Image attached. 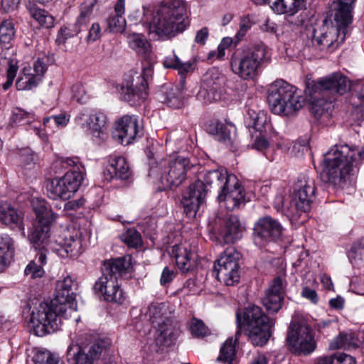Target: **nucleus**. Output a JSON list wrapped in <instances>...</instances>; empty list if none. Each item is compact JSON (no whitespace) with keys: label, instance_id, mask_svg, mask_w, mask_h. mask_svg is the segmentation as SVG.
<instances>
[{"label":"nucleus","instance_id":"nucleus-1","mask_svg":"<svg viewBox=\"0 0 364 364\" xmlns=\"http://www.w3.org/2000/svg\"><path fill=\"white\" fill-rule=\"evenodd\" d=\"M73 279L68 276L57 284V294L55 298L48 302L39 304L36 311L31 314L30 322L35 334L43 336L59 329L61 318H68L76 314L73 306Z\"/></svg>","mask_w":364,"mask_h":364},{"label":"nucleus","instance_id":"nucleus-2","mask_svg":"<svg viewBox=\"0 0 364 364\" xmlns=\"http://www.w3.org/2000/svg\"><path fill=\"white\" fill-rule=\"evenodd\" d=\"M189 24L185 0H164L154 11L148 31L159 39H170L183 33Z\"/></svg>","mask_w":364,"mask_h":364},{"label":"nucleus","instance_id":"nucleus-3","mask_svg":"<svg viewBox=\"0 0 364 364\" xmlns=\"http://www.w3.org/2000/svg\"><path fill=\"white\" fill-rule=\"evenodd\" d=\"M356 0H336L334 9L335 25H323L313 29L312 46L322 52H333L343 43L352 23L353 11Z\"/></svg>","mask_w":364,"mask_h":364},{"label":"nucleus","instance_id":"nucleus-4","mask_svg":"<svg viewBox=\"0 0 364 364\" xmlns=\"http://www.w3.org/2000/svg\"><path fill=\"white\" fill-rule=\"evenodd\" d=\"M131 257H123L105 261L102 267V276L95 282V291L100 299L109 302L122 304L125 294L118 278L130 272Z\"/></svg>","mask_w":364,"mask_h":364},{"label":"nucleus","instance_id":"nucleus-5","mask_svg":"<svg viewBox=\"0 0 364 364\" xmlns=\"http://www.w3.org/2000/svg\"><path fill=\"white\" fill-rule=\"evenodd\" d=\"M355 151L347 144L336 145L324 154L326 181L343 188L355 174L353 161Z\"/></svg>","mask_w":364,"mask_h":364},{"label":"nucleus","instance_id":"nucleus-6","mask_svg":"<svg viewBox=\"0 0 364 364\" xmlns=\"http://www.w3.org/2000/svg\"><path fill=\"white\" fill-rule=\"evenodd\" d=\"M148 176L159 182L164 188L179 186L186 179L190 168L188 159L178 156L168 159H152L149 163Z\"/></svg>","mask_w":364,"mask_h":364},{"label":"nucleus","instance_id":"nucleus-7","mask_svg":"<svg viewBox=\"0 0 364 364\" xmlns=\"http://www.w3.org/2000/svg\"><path fill=\"white\" fill-rule=\"evenodd\" d=\"M348 85L347 77L339 72L321 77L316 81L308 82L306 92L310 96L311 111L315 117H321L324 112L323 106L328 105L327 101L321 98L324 92L342 95L348 90Z\"/></svg>","mask_w":364,"mask_h":364},{"label":"nucleus","instance_id":"nucleus-8","mask_svg":"<svg viewBox=\"0 0 364 364\" xmlns=\"http://www.w3.org/2000/svg\"><path fill=\"white\" fill-rule=\"evenodd\" d=\"M267 102L272 112L283 116H293L304 105V98L296 94V88L283 80L269 85Z\"/></svg>","mask_w":364,"mask_h":364},{"label":"nucleus","instance_id":"nucleus-9","mask_svg":"<svg viewBox=\"0 0 364 364\" xmlns=\"http://www.w3.org/2000/svg\"><path fill=\"white\" fill-rule=\"evenodd\" d=\"M237 321L242 325L249 341L254 346H264L271 336V328L274 322L255 305H250L243 311L242 322L239 312L236 314Z\"/></svg>","mask_w":364,"mask_h":364},{"label":"nucleus","instance_id":"nucleus-10","mask_svg":"<svg viewBox=\"0 0 364 364\" xmlns=\"http://www.w3.org/2000/svg\"><path fill=\"white\" fill-rule=\"evenodd\" d=\"M266 54V48L261 45L238 48L231 56V70L243 80H252L258 75L259 68L267 61Z\"/></svg>","mask_w":364,"mask_h":364},{"label":"nucleus","instance_id":"nucleus-11","mask_svg":"<svg viewBox=\"0 0 364 364\" xmlns=\"http://www.w3.org/2000/svg\"><path fill=\"white\" fill-rule=\"evenodd\" d=\"M316 187L314 181L300 176L294 186V193L290 202L289 212L291 217L297 220L302 213H307L315 198Z\"/></svg>","mask_w":364,"mask_h":364},{"label":"nucleus","instance_id":"nucleus-12","mask_svg":"<svg viewBox=\"0 0 364 364\" xmlns=\"http://www.w3.org/2000/svg\"><path fill=\"white\" fill-rule=\"evenodd\" d=\"M240 253L230 247L220 255L214 264L217 279L226 286H234L239 283L240 274Z\"/></svg>","mask_w":364,"mask_h":364},{"label":"nucleus","instance_id":"nucleus-13","mask_svg":"<svg viewBox=\"0 0 364 364\" xmlns=\"http://www.w3.org/2000/svg\"><path fill=\"white\" fill-rule=\"evenodd\" d=\"M83 180L82 173L75 169L66 172L60 178H55L46 184L48 196L53 200H68L77 191Z\"/></svg>","mask_w":364,"mask_h":364},{"label":"nucleus","instance_id":"nucleus-14","mask_svg":"<svg viewBox=\"0 0 364 364\" xmlns=\"http://www.w3.org/2000/svg\"><path fill=\"white\" fill-rule=\"evenodd\" d=\"M287 342L291 350L298 355H308L316 346L312 329L304 322L292 321L289 327Z\"/></svg>","mask_w":364,"mask_h":364},{"label":"nucleus","instance_id":"nucleus-15","mask_svg":"<svg viewBox=\"0 0 364 364\" xmlns=\"http://www.w3.org/2000/svg\"><path fill=\"white\" fill-rule=\"evenodd\" d=\"M144 134L143 127L136 115L126 114L114 122L113 138L119 144L127 146L133 143Z\"/></svg>","mask_w":364,"mask_h":364},{"label":"nucleus","instance_id":"nucleus-16","mask_svg":"<svg viewBox=\"0 0 364 364\" xmlns=\"http://www.w3.org/2000/svg\"><path fill=\"white\" fill-rule=\"evenodd\" d=\"M283 232V227L279 221L266 215L258 219L253 228V240L259 247L270 242H276Z\"/></svg>","mask_w":364,"mask_h":364},{"label":"nucleus","instance_id":"nucleus-17","mask_svg":"<svg viewBox=\"0 0 364 364\" xmlns=\"http://www.w3.org/2000/svg\"><path fill=\"white\" fill-rule=\"evenodd\" d=\"M208 191V188L201 180H198L189 186L181 202L183 213L188 218L196 217L200 206L205 203Z\"/></svg>","mask_w":364,"mask_h":364},{"label":"nucleus","instance_id":"nucleus-18","mask_svg":"<svg viewBox=\"0 0 364 364\" xmlns=\"http://www.w3.org/2000/svg\"><path fill=\"white\" fill-rule=\"evenodd\" d=\"M226 81V77L216 69L210 70L203 75L202 87L207 102H216L224 97Z\"/></svg>","mask_w":364,"mask_h":364},{"label":"nucleus","instance_id":"nucleus-19","mask_svg":"<svg viewBox=\"0 0 364 364\" xmlns=\"http://www.w3.org/2000/svg\"><path fill=\"white\" fill-rule=\"evenodd\" d=\"M235 181L234 185L228 184L218 196L220 204L228 211L239 209L246 203L245 188L236 176Z\"/></svg>","mask_w":364,"mask_h":364},{"label":"nucleus","instance_id":"nucleus-20","mask_svg":"<svg viewBox=\"0 0 364 364\" xmlns=\"http://www.w3.org/2000/svg\"><path fill=\"white\" fill-rule=\"evenodd\" d=\"M262 301L269 314H277L282 309L284 302V286L280 277L272 281Z\"/></svg>","mask_w":364,"mask_h":364},{"label":"nucleus","instance_id":"nucleus-21","mask_svg":"<svg viewBox=\"0 0 364 364\" xmlns=\"http://www.w3.org/2000/svg\"><path fill=\"white\" fill-rule=\"evenodd\" d=\"M219 221L218 234L225 244H233L242 238L245 228L237 215H227Z\"/></svg>","mask_w":364,"mask_h":364},{"label":"nucleus","instance_id":"nucleus-22","mask_svg":"<svg viewBox=\"0 0 364 364\" xmlns=\"http://www.w3.org/2000/svg\"><path fill=\"white\" fill-rule=\"evenodd\" d=\"M67 359L72 364H91V340L80 337L68 348Z\"/></svg>","mask_w":364,"mask_h":364},{"label":"nucleus","instance_id":"nucleus-23","mask_svg":"<svg viewBox=\"0 0 364 364\" xmlns=\"http://www.w3.org/2000/svg\"><path fill=\"white\" fill-rule=\"evenodd\" d=\"M108 164L103 171L104 178L109 181L113 179L124 181L131 176V171L126 159L120 156H110Z\"/></svg>","mask_w":364,"mask_h":364},{"label":"nucleus","instance_id":"nucleus-24","mask_svg":"<svg viewBox=\"0 0 364 364\" xmlns=\"http://www.w3.org/2000/svg\"><path fill=\"white\" fill-rule=\"evenodd\" d=\"M141 82H143L142 86L140 85L136 86L134 80H127L121 87V98L132 106L140 105L148 97L147 90L144 88L145 83L143 80Z\"/></svg>","mask_w":364,"mask_h":364},{"label":"nucleus","instance_id":"nucleus-25","mask_svg":"<svg viewBox=\"0 0 364 364\" xmlns=\"http://www.w3.org/2000/svg\"><path fill=\"white\" fill-rule=\"evenodd\" d=\"M155 328V341L161 346L169 347L173 345L180 334L179 329L173 325L169 318L159 322Z\"/></svg>","mask_w":364,"mask_h":364},{"label":"nucleus","instance_id":"nucleus-26","mask_svg":"<svg viewBox=\"0 0 364 364\" xmlns=\"http://www.w3.org/2000/svg\"><path fill=\"white\" fill-rule=\"evenodd\" d=\"M50 249L63 258L75 257L83 251L82 241L80 237L70 236L59 242L51 244Z\"/></svg>","mask_w":364,"mask_h":364},{"label":"nucleus","instance_id":"nucleus-27","mask_svg":"<svg viewBox=\"0 0 364 364\" xmlns=\"http://www.w3.org/2000/svg\"><path fill=\"white\" fill-rule=\"evenodd\" d=\"M156 98L167 106L179 109L184 105V95L181 89L172 85H164L156 93Z\"/></svg>","mask_w":364,"mask_h":364},{"label":"nucleus","instance_id":"nucleus-28","mask_svg":"<svg viewBox=\"0 0 364 364\" xmlns=\"http://www.w3.org/2000/svg\"><path fill=\"white\" fill-rule=\"evenodd\" d=\"M208 188H218L222 191L228 184L234 185L235 181V176L229 174L225 169H217L209 171L205 173L203 181Z\"/></svg>","mask_w":364,"mask_h":364},{"label":"nucleus","instance_id":"nucleus-29","mask_svg":"<svg viewBox=\"0 0 364 364\" xmlns=\"http://www.w3.org/2000/svg\"><path fill=\"white\" fill-rule=\"evenodd\" d=\"M0 220L5 225L13 229H18L25 236L24 226L23 223V214L14 208L9 203L0 205Z\"/></svg>","mask_w":364,"mask_h":364},{"label":"nucleus","instance_id":"nucleus-30","mask_svg":"<svg viewBox=\"0 0 364 364\" xmlns=\"http://www.w3.org/2000/svg\"><path fill=\"white\" fill-rule=\"evenodd\" d=\"M171 256L175 257L178 267L183 272H188L193 264L192 262L193 253L188 244H180L173 246Z\"/></svg>","mask_w":364,"mask_h":364},{"label":"nucleus","instance_id":"nucleus-31","mask_svg":"<svg viewBox=\"0 0 364 364\" xmlns=\"http://www.w3.org/2000/svg\"><path fill=\"white\" fill-rule=\"evenodd\" d=\"M108 136L107 117L105 113L97 112L92 117V143L100 145Z\"/></svg>","mask_w":364,"mask_h":364},{"label":"nucleus","instance_id":"nucleus-32","mask_svg":"<svg viewBox=\"0 0 364 364\" xmlns=\"http://www.w3.org/2000/svg\"><path fill=\"white\" fill-rule=\"evenodd\" d=\"M272 10L293 16L305 7V0H267Z\"/></svg>","mask_w":364,"mask_h":364},{"label":"nucleus","instance_id":"nucleus-33","mask_svg":"<svg viewBox=\"0 0 364 364\" xmlns=\"http://www.w3.org/2000/svg\"><path fill=\"white\" fill-rule=\"evenodd\" d=\"M129 46L139 56L149 59L151 55V46L149 41L141 33H132L127 37Z\"/></svg>","mask_w":364,"mask_h":364},{"label":"nucleus","instance_id":"nucleus-34","mask_svg":"<svg viewBox=\"0 0 364 364\" xmlns=\"http://www.w3.org/2000/svg\"><path fill=\"white\" fill-rule=\"evenodd\" d=\"M206 132L212 135L217 141L226 146L232 145V139L230 132L225 124L219 121H211L206 126Z\"/></svg>","mask_w":364,"mask_h":364},{"label":"nucleus","instance_id":"nucleus-35","mask_svg":"<svg viewBox=\"0 0 364 364\" xmlns=\"http://www.w3.org/2000/svg\"><path fill=\"white\" fill-rule=\"evenodd\" d=\"M33 208L36 215L35 221L44 224H50L55 220L50 205L47 201L41 198H34L32 202Z\"/></svg>","mask_w":364,"mask_h":364},{"label":"nucleus","instance_id":"nucleus-36","mask_svg":"<svg viewBox=\"0 0 364 364\" xmlns=\"http://www.w3.org/2000/svg\"><path fill=\"white\" fill-rule=\"evenodd\" d=\"M50 225L42 223L41 221H35L28 235L30 242L38 246L46 244L50 235Z\"/></svg>","mask_w":364,"mask_h":364},{"label":"nucleus","instance_id":"nucleus-37","mask_svg":"<svg viewBox=\"0 0 364 364\" xmlns=\"http://www.w3.org/2000/svg\"><path fill=\"white\" fill-rule=\"evenodd\" d=\"M358 339L353 333H340L329 344V348L333 350L343 349H355L358 347Z\"/></svg>","mask_w":364,"mask_h":364},{"label":"nucleus","instance_id":"nucleus-38","mask_svg":"<svg viewBox=\"0 0 364 364\" xmlns=\"http://www.w3.org/2000/svg\"><path fill=\"white\" fill-rule=\"evenodd\" d=\"M241 335V331H237L235 333V339L229 338L225 341L220 348V355L218 357V360L223 362L224 364H232V361L236 355L235 342L238 337Z\"/></svg>","mask_w":364,"mask_h":364},{"label":"nucleus","instance_id":"nucleus-39","mask_svg":"<svg viewBox=\"0 0 364 364\" xmlns=\"http://www.w3.org/2000/svg\"><path fill=\"white\" fill-rule=\"evenodd\" d=\"M16 30L12 20L6 19L0 23V44L4 49H9L14 39Z\"/></svg>","mask_w":364,"mask_h":364},{"label":"nucleus","instance_id":"nucleus-40","mask_svg":"<svg viewBox=\"0 0 364 364\" xmlns=\"http://www.w3.org/2000/svg\"><path fill=\"white\" fill-rule=\"evenodd\" d=\"M167 308L164 303L152 302L151 303L146 312V315L149 317V321L152 323H156L158 326L159 322H162L163 320L168 318L166 316Z\"/></svg>","mask_w":364,"mask_h":364},{"label":"nucleus","instance_id":"nucleus-41","mask_svg":"<svg viewBox=\"0 0 364 364\" xmlns=\"http://www.w3.org/2000/svg\"><path fill=\"white\" fill-rule=\"evenodd\" d=\"M39 81L33 76L31 68H24L22 74L16 80V86L18 90H31L37 87Z\"/></svg>","mask_w":364,"mask_h":364},{"label":"nucleus","instance_id":"nucleus-42","mask_svg":"<svg viewBox=\"0 0 364 364\" xmlns=\"http://www.w3.org/2000/svg\"><path fill=\"white\" fill-rule=\"evenodd\" d=\"M31 16L43 27L49 28L54 26V18L47 11L34 6L28 8Z\"/></svg>","mask_w":364,"mask_h":364},{"label":"nucleus","instance_id":"nucleus-43","mask_svg":"<svg viewBox=\"0 0 364 364\" xmlns=\"http://www.w3.org/2000/svg\"><path fill=\"white\" fill-rule=\"evenodd\" d=\"M110 345V340L104 334L92 333V364L103 350Z\"/></svg>","mask_w":364,"mask_h":364},{"label":"nucleus","instance_id":"nucleus-44","mask_svg":"<svg viewBox=\"0 0 364 364\" xmlns=\"http://www.w3.org/2000/svg\"><path fill=\"white\" fill-rule=\"evenodd\" d=\"M75 123L84 135L89 136L91 130V110L89 108L83 109L76 117Z\"/></svg>","mask_w":364,"mask_h":364},{"label":"nucleus","instance_id":"nucleus-45","mask_svg":"<svg viewBox=\"0 0 364 364\" xmlns=\"http://www.w3.org/2000/svg\"><path fill=\"white\" fill-rule=\"evenodd\" d=\"M91 19V1L86 0L80 4V14L77 18L75 26L82 29L83 26H87Z\"/></svg>","mask_w":364,"mask_h":364},{"label":"nucleus","instance_id":"nucleus-46","mask_svg":"<svg viewBox=\"0 0 364 364\" xmlns=\"http://www.w3.org/2000/svg\"><path fill=\"white\" fill-rule=\"evenodd\" d=\"M190 331L195 337H205L210 333L203 321L193 318L191 321Z\"/></svg>","mask_w":364,"mask_h":364},{"label":"nucleus","instance_id":"nucleus-47","mask_svg":"<svg viewBox=\"0 0 364 364\" xmlns=\"http://www.w3.org/2000/svg\"><path fill=\"white\" fill-rule=\"evenodd\" d=\"M34 361L36 364H63L60 363L58 355L49 351L38 353L34 358Z\"/></svg>","mask_w":364,"mask_h":364},{"label":"nucleus","instance_id":"nucleus-48","mask_svg":"<svg viewBox=\"0 0 364 364\" xmlns=\"http://www.w3.org/2000/svg\"><path fill=\"white\" fill-rule=\"evenodd\" d=\"M31 118V114L27 113L20 108H15L13 109L11 117H10V125L14 127L26 122H29V119Z\"/></svg>","mask_w":364,"mask_h":364},{"label":"nucleus","instance_id":"nucleus-49","mask_svg":"<svg viewBox=\"0 0 364 364\" xmlns=\"http://www.w3.org/2000/svg\"><path fill=\"white\" fill-rule=\"evenodd\" d=\"M108 27L112 32L122 33L126 27V20L121 16H112L107 19Z\"/></svg>","mask_w":364,"mask_h":364},{"label":"nucleus","instance_id":"nucleus-50","mask_svg":"<svg viewBox=\"0 0 364 364\" xmlns=\"http://www.w3.org/2000/svg\"><path fill=\"white\" fill-rule=\"evenodd\" d=\"M24 273L31 279L42 277L45 271L43 268L36 260L30 262L25 268Z\"/></svg>","mask_w":364,"mask_h":364},{"label":"nucleus","instance_id":"nucleus-51","mask_svg":"<svg viewBox=\"0 0 364 364\" xmlns=\"http://www.w3.org/2000/svg\"><path fill=\"white\" fill-rule=\"evenodd\" d=\"M18 69L17 61L12 59L9 61V68L6 72V81L2 85L4 90H8L13 84Z\"/></svg>","mask_w":364,"mask_h":364},{"label":"nucleus","instance_id":"nucleus-52","mask_svg":"<svg viewBox=\"0 0 364 364\" xmlns=\"http://www.w3.org/2000/svg\"><path fill=\"white\" fill-rule=\"evenodd\" d=\"M350 102L355 109L360 113L361 117H364V84L362 85L355 95L352 96Z\"/></svg>","mask_w":364,"mask_h":364},{"label":"nucleus","instance_id":"nucleus-53","mask_svg":"<svg viewBox=\"0 0 364 364\" xmlns=\"http://www.w3.org/2000/svg\"><path fill=\"white\" fill-rule=\"evenodd\" d=\"M250 121L248 123V127H252L256 131L261 132L266 122L264 114L254 112L252 114L250 113Z\"/></svg>","mask_w":364,"mask_h":364},{"label":"nucleus","instance_id":"nucleus-54","mask_svg":"<svg viewBox=\"0 0 364 364\" xmlns=\"http://www.w3.org/2000/svg\"><path fill=\"white\" fill-rule=\"evenodd\" d=\"M46 59L38 58L35 61L32 69L33 76L40 82L47 70Z\"/></svg>","mask_w":364,"mask_h":364},{"label":"nucleus","instance_id":"nucleus-55","mask_svg":"<svg viewBox=\"0 0 364 364\" xmlns=\"http://www.w3.org/2000/svg\"><path fill=\"white\" fill-rule=\"evenodd\" d=\"M73 97L80 104H85L89 101L90 95L86 92L82 85H75L73 87Z\"/></svg>","mask_w":364,"mask_h":364},{"label":"nucleus","instance_id":"nucleus-56","mask_svg":"<svg viewBox=\"0 0 364 364\" xmlns=\"http://www.w3.org/2000/svg\"><path fill=\"white\" fill-rule=\"evenodd\" d=\"M124 242L132 247H136L141 243V235L135 230H129L124 236Z\"/></svg>","mask_w":364,"mask_h":364},{"label":"nucleus","instance_id":"nucleus-57","mask_svg":"<svg viewBox=\"0 0 364 364\" xmlns=\"http://www.w3.org/2000/svg\"><path fill=\"white\" fill-rule=\"evenodd\" d=\"M152 73H153L152 67L149 63H147L146 67L143 68L141 74L139 75H136V78L134 79L136 81V86H137V85H140L141 86H142L143 82H141V81L143 80L145 83L144 88L146 90H147L148 89L147 81H148L149 77L151 76Z\"/></svg>","mask_w":364,"mask_h":364},{"label":"nucleus","instance_id":"nucleus-58","mask_svg":"<svg viewBox=\"0 0 364 364\" xmlns=\"http://www.w3.org/2000/svg\"><path fill=\"white\" fill-rule=\"evenodd\" d=\"M80 31V29H78L77 27L75 28V31H73L68 27H63L58 31L56 41L58 43H64L68 38L73 37Z\"/></svg>","mask_w":364,"mask_h":364},{"label":"nucleus","instance_id":"nucleus-59","mask_svg":"<svg viewBox=\"0 0 364 364\" xmlns=\"http://www.w3.org/2000/svg\"><path fill=\"white\" fill-rule=\"evenodd\" d=\"M350 257L355 259H363L364 257V240L357 242L350 249Z\"/></svg>","mask_w":364,"mask_h":364},{"label":"nucleus","instance_id":"nucleus-60","mask_svg":"<svg viewBox=\"0 0 364 364\" xmlns=\"http://www.w3.org/2000/svg\"><path fill=\"white\" fill-rule=\"evenodd\" d=\"M21 0H1V9L6 13L16 11L21 3Z\"/></svg>","mask_w":364,"mask_h":364},{"label":"nucleus","instance_id":"nucleus-61","mask_svg":"<svg viewBox=\"0 0 364 364\" xmlns=\"http://www.w3.org/2000/svg\"><path fill=\"white\" fill-rule=\"evenodd\" d=\"M252 147L256 150L263 151L269 147V141L259 134V136H256Z\"/></svg>","mask_w":364,"mask_h":364},{"label":"nucleus","instance_id":"nucleus-62","mask_svg":"<svg viewBox=\"0 0 364 364\" xmlns=\"http://www.w3.org/2000/svg\"><path fill=\"white\" fill-rule=\"evenodd\" d=\"M0 247H1V249L4 248V250H14L13 239L7 234H1L0 235Z\"/></svg>","mask_w":364,"mask_h":364},{"label":"nucleus","instance_id":"nucleus-63","mask_svg":"<svg viewBox=\"0 0 364 364\" xmlns=\"http://www.w3.org/2000/svg\"><path fill=\"white\" fill-rule=\"evenodd\" d=\"M175 277V273L173 270L170 269L166 267L162 272L160 282L161 285H166L171 282Z\"/></svg>","mask_w":364,"mask_h":364},{"label":"nucleus","instance_id":"nucleus-64","mask_svg":"<svg viewBox=\"0 0 364 364\" xmlns=\"http://www.w3.org/2000/svg\"><path fill=\"white\" fill-rule=\"evenodd\" d=\"M336 364H356L355 359L346 353L335 354Z\"/></svg>","mask_w":364,"mask_h":364}]
</instances>
